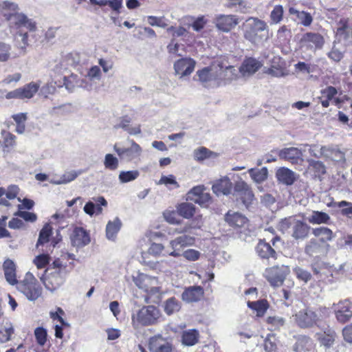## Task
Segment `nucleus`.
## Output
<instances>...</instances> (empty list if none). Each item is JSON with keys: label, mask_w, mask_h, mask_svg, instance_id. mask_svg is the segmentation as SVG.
Segmentation results:
<instances>
[{"label": "nucleus", "mask_w": 352, "mask_h": 352, "mask_svg": "<svg viewBox=\"0 0 352 352\" xmlns=\"http://www.w3.org/2000/svg\"><path fill=\"white\" fill-rule=\"evenodd\" d=\"M289 267L287 265L274 266L265 272V276L273 287L283 285L286 276L289 274Z\"/></svg>", "instance_id": "obj_7"}, {"label": "nucleus", "mask_w": 352, "mask_h": 352, "mask_svg": "<svg viewBox=\"0 0 352 352\" xmlns=\"http://www.w3.org/2000/svg\"><path fill=\"white\" fill-rule=\"evenodd\" d=\"M307 162L309 163L307 171L313 173L315 177L320 176L325 173L326 167L322 162L314 160H308Z\"/></svg>", "instance_id": "obj_40"}, {"label": "nucleus", "mask_w": 352, "mask_h": 352, "mask_svg": "<svg viewBox=\"0 0 352 352\" xmlns=\"http://www.w3.org/2000/svg\"><path fill=\"white\" fill-rule=\"evenodd\" d=\"M336 32V39L347 45L352 43V22L349 19H342L338 23Z\"/></svg>", "instance_id": "obj_9"}, {"label": "nucleus", "mask_w": 352, "mask_h": 352, "mask_svg": "<svg viewBox=\"0 0 352 352\" xmlns=\"http://www.w3.org/2000/svg\"><path fill=\"white\" fill-rule=\"evenodd\" d=\"M292 236L296 239H304L309 234L310 227L305 223L296 219L293 227Z\"/></svg>", "instance_id": "obj_29"}, {"label": "nucleus", "mask_w": 352, "mask_h": 352, "mask_svg": "<svg viewBox=\"0 0 352 352\" xmlns=\"http://www.w3.org/2000/svg\"><path fill=\"white\" fill-rule=\"evenodd\" d=\"M14 329L13 324L10 321H6L3 323V327L0 329V342L6 343L11 339Z\"/></svg>", "instance_id": "obj_39"}, {"label": "nucleus", "mask_w": 352, "mask_h": 352, "mask_svg": "<svg viewBox=\"0 0 352 352\" xmlns=\"http://www.w3.org/2000/svg\"><path fill=\"white\" fill-rule=\"evenodd\" d=\"M162 317L160 310L154 305L142 306L133 310L131 314V322L134 328L154 325Z\"/></svg>", "instance_id": "obj_1"}, {"label": "nucleus", "mask_w": 352, "mask_h": 352, "mask_svg": "<svg viewBox=\"0 0 352 352\" xmlns=\"http://www.w3.org/2000/svg\"><path fill=\"white\" fill-rule=\"evenodd\" d=\"M177 211L166 210L163 213L164 219L170 224L177 225L181 223V220L178 218Z\"/></svg>", "instance_id": "obj_59"}, {"label": "nucleus", "mask_w": 352, "mask_h": 352, "mask_svg": "<svg viewBox=\"0 0 352 352\" xmlns=\"http://www.w3.org/2000/svg\"><path fill=\"white\" fill-rule=\"evenodd\" d=\"M248 306L252 309L256 311L257 316H262L267 309V302L265 300H258L255 302H248Z\"/></svg>", "instance_id": "obj_50"}, {"label": "nucleus", "mask_w": 352, "mask_h": 352, "mask_svg": "<svg viewBox=\"0 0 352 352\" xmlns=\"http://www.w3.org/2000/svg\"><path fill=\"white\" fill-rule=\"evenodd\" d=\"M158 185H165L170 189H176L179 188L178 182L173 175H162L160 179L157 182Z\"/></svg>", "instance_id": "obj_51"}, {"label": "nucleus", "mask_w": 352, "mask_h": 352, "mask_svg": "<svg viewBox=\"0 0 352 352\" xmlns=\"http://www.w3.org/2000/svg\"><path fill=\"white\" fill-rule=\"evenodd\" d=\"M305 148L302 146L285 148L278 151L280 158L287 160L292 164H298L303 161V152Z\"/></svg>", "instance_id": "obj_14"}, {"label": "nucleus", "mask_w": 352, "mask_h": 352, "mask_svg": "<svg viewBox=\"0 0 352 352\" xmlns=\"http://www.w3.org/2000/svg\"><path fill=\"white\" fill-rule=\"evenodd\" d=\"M163 308L164 312L168 316H170L180 310L181 304L175 298L171 297L164 302Z\"/></svg>", "instance_id": "obj_35"}, {"label": "nucleus", "mask_w": 352, "mask_h": 352, "mask_svg": "<svg viewBox=\"0 0 352 352\" xmlns=\"http://www.w3.org/2000/svg\"><path fill=\"white\" fill-rule=\"evenodd\" d=\"M39 87L38 84L32 82L22 87L18 88L20 99L23 100L32 98L38 91Z\"/></svg>", "instance_id": "obj_30"}, {"label": "nucleus", "mask_w": 352, "mask_h": 352, "mask_svg": "<svg viewBox=\"0 0 352 352\" xmlns=\"http://www.w3.org/2000/svg\"><path fill=\"white\" fill-rule=\"evenodd\" d=\"M195 205L189 202H183L177 206V214L187 219L192 218L195 213Z\"/></svg>", "instance_id": "obj_33"}, {"label": "nucleus", "mask_w": 352, "mask_h": 352, "mask_svg": "<svg viewBox=\"0 0 352 352\" xmlns=\"http://www.w3.org/2000/svg\"><path fill=\"white\" fill-rule=\"evenodd\" d=\"M52 234V228L50 225H45L41 230L37 245L44 244L49 241V238Z\"/></svg>", "instance_id": "obj_57"}, {"label": "nucleus", "mask_w": 352, "mask_h": 352, "mask_svg": "<svg viewBox=\"0 0 352 352\" xmlns=\"http://www.w3.org/2000/svg\"><path fill=\"white\" fill-rule=\"evenodd\" d=\"M267 322L271 326L270 330H276L283 327L285 324V320L279 316H269L267 318Z\"/></svg>", "instance_id": "obj_55"}, {"label": "nucleus", "mask_w": 352, "mask_h": 352, "mask_svg": "<svg viewBox=\"0 0 352 352\" xmlns=\"http://www.w3.org/2000/svg\"><path fill=\"white\" fill-rule=\"evenodd\" d=\"M334 206L341 208L340 213L342 215L352 219V202L341 201L336 202Z\"/></svg>", "instance_id": "obj_49"}, {"label": "nucleus", "mask_w": 352, "mask_h": 352, "mask_svg": "<svg viewBox=\"0 0 352 352\" xmlns=\"http://www.w3.org/2000/svg\"><path fill=\"white\" fill-rule=\"evenodd\" d=\"M34 336L37 343L40 346H43L47 340V331L42 327H37L34 330Z\"/></svg>", "instance_id": "obj_61"}, {"label": "nucleus", "mask_w": 352, "mask_h": 352, "mask_svg": "<svg viewBox=\"0 0 352 352\" xmlns=\"http://www.w3.org/2000/svg\"><path fill=\"white\" fill-rule=\"evenodd\" d=\"M283 8L280 5H276L270 12V24L276 25L279 23L283 19Z\"/></svg>", "instance_id": "obj_46"}, {"label": "nucleus", "mask_w": 352, "mask_h": 352, "mask_svg": "<svg viewBox=\"0 0 352 352\" xmlns=\"http://www.w3.org/2000/svg\"><path fill=\"white\" fill-rule=\"evenodd\" d=\"M122 223L118 218L109 221L106 226V235L108 239L113 240L120 230Z\"/></svg>", "instance_id": "obj_37"}, {"label": "nucleus", "mask_w": 352, "mask_h": 352, "mask_svg": "<svg viewBox=\"0 0 352 352\" xmlns=\"http://www.w3.org/2000/svg\"><path fill=\"white\" fill-rule=\"evenodd\" d=\"M140 175V172L138 170H122L118 175V179L120 183H128L135 180Z\"/></svg>", "instance_id": "obj_47"}, {"label": "nucleus", "mask_w": 352, "mask_h": 352, "mask_svg": "<svg viewBox=\"0 0 352 352\" xmlns=\"http://www.w3.org/2000/svg\"><path fill=\"white\" fill-rule=\"evenodd\" d=\"M243 26L244 38L254 45L262 40L258 33L268 30L267 23L256 17H249Z\"/></svg>", "instance_id": "obj_2"}, {"label": "nucleus", "mask_w": 352, "mask_h": 352, "mask_svg": "<svg viewBox=\"0 0 352 352\" xmlns=\"http://www.w3.org/2000/svg\"><path fill=\"white\" fill-rule=\"evenodd\" d=\"M312 233L315 236L320 237L322 241H331L333 238L332 230L326 227L314 228Z\"/></svg>", "instance_id": "obj_44"}, {"label": "nucleus", "mask_w": 352, "mask_h": 352, "mask_svg": "<svg viewBox=\"0 0 352 352\" xmlns=\"http://www.w3.org/2000/svg\"><path fill=\"white\" fill-rule=\"evenodd\" d=\"M324 43L323 36L314 32H308L303 34L300 41L301 47L311 50L322 48Z\"/></svg>", "instance_id": "obj_10"}, {"label": "nucleus", "mask_w": 352, "mask_h": 352, "mask_svg": "<svg viewBox=\"0 0 352 352\" xmlns=\"http://www.w3.org/2000/svg\"><path fill=\"white\" fill-rule=\"evenodd\" d=\"M128 146H122L120 144L116 143L113 151L121 160L127 162L140 160L142 154V147L133 140H127Z\"/></svg>", "instance_id": "obj_3"}, {"label": "nucleus", "mask_w": 352, "mask_h": 352, "mask_svg": "<svg viewBox=\"0 0 352 352\" xmlns=\"http://www.w3.org/2000/svg\"><path fill=\"white\" fill-rule=\"evenodd\" d=\"M293 349L295 352H315L313 341L305 336H300L297 338Z\"/></svg>", "instance_id": "obj_28"}, {"label": "nucleus", "mask_w": 352, "mask_h": 352, "mask_svg": "<svg viewBox=\"0 0 352 352\" xmlns=\"http://www.w3.org/2000/svg\"><path fill=\"white\" fill-rule=\"evenodd\" d=\"M332 267L328 264L322 263H314L312 265V269L316 274H324L325 276H332Z\"/></svg>", "instance_id": "obj_52"}, {"label": "nucleus", "mask_w": 352, "mask_h": 352, "mask_svg": "<svg viewBox=\"0 0 352 352\" xmlns=\"http://www.w3.org/2000/svg\"><path fill=\"white\" fill-rule=\"evenodd\" d=\"M204 294V289L201 286H191L184 289L182 299L186 302H197L202 298Z\"/></svg>", "instance_id": "obj_23"}, {"label": "nucleus", "mask_w": 352, "mask_h": 352, "mask_svg": "<svg viewBox=\"0 0 352 352\" xmlns=\"http://www.w3.org/2000/svg\"><path fill=\"white\" fill-rule=\"evenodd\" d=\"M70 240L74 247L80 248L87 245L91 241V238L89 233L85 229L76 227L70 234Z\"/></svg>", "instance_id": "obj_13"}, {"label": "nucleus", "mask_w": 352, "mask_h": 352, "mask_svg": "<svg viewBox=\"0 0 352 352\" xmlns=\"http://www.w3.org/2000/svg\"><path fill=\"white\" fill-rule=\"evenodd\" d=\"M217 155L216 153L210 151L206 147H199L193 151L194 160L197 162H203L209 158H215Z\"/></svg>", "instance_id": "obj_38"}, {"label": "nucleus", "mask_w": 352, "mask_h": 352, "mask_svg": "<svg viewBox=\"0 0 352 352\" xmlns=\"http://www.w3.org/2000/svg\"><path fill=\"white\" fill-rule=\"evenodd\" d=\"M295 221L296 219L292 217L282 219L278 223V228L283 232H285L292 226L293 227Z\"/></svg>", "instance_id": "obj_63"}, {"label": "nucleus", "mask_w": 352, "mask_h": 352, "mask_svg": "<svg viewBox=\"0 0 352 352\" xmlns=\"http://www.w3.org/2000/svg\"><path fill=\"white\" fill-rule=\"evenodd\" d=\"M123 0H89L91 5L105 6L108 5L116 13H120Z\"/></svg>", "instance_id": "obj_36"}, {"label": "nucleus", "mask_w": 352, "mask_h": 352, "mask_svg": "<svg viewBox=\"0 0 352 352\" xmlns=\"http://www.w3.org/2000/svg\"><path fill=\"white\" fill-rule=\"evenodd\" d=\"M168 263V261L162 260L161 261L157 262H149L148 263L147 265L150 269L155 271L166 272L168 271V269L166 267Z\"/></svg>", "instance_id": "obj_60"}, {"label": "nucleus", "mask_w": 352, "mask_h": 352, "mask_svg": "<svg viewBox=\"0 0 352 352\" xmlns=\"http://www.w3.org/2000/svg\"><path fill=\"white\" fill-rule=\"evenodd\" d=\"M297 19L299 20L300 23L304 26H309L311 24L313 19L311 14L308 12L301 11Z\"/></svg>", "instance_id": "obj_64"}, {"label": "nucleus", "mask_w": 352, "mask_h": 352, "mask_svg": "<svg viewBox=\"0 0 352 352\" xmlns=\"http://www.w3.org/2000/svg\"><path fill=\"white\" fill-rule=\"evenodd\" d=\"M198 332L195 330L184 331L182 334V343L186 346H192L198 341Z\"/></svg>", "instance_id": "obj_45"}, {"label": "nucleus", "mask_w": 352, "mask_h": 352, "mask_svg": "<svg viewBox=\"0 0 352 352\" xmlns=\"http://www.w3.org/2000/svg\"><path fill=\"white\" fill-rule=\"evenodd\" d=\"M280 58L275 57L272 64L269 67H264L263 72L274 78H282L289 75V71L281 64Z\"/></svg>", "instance_id": "obj_19"}, {"label": "nucleus", "mask_w": 352, "mask_h": 352, "mask_svg": "<svg viewBox=\"0 0 352 352\" xmlns=\"http://www.w3.org/2000/svg\"><path fill=\"white\" fill-rule=\"evenodd\" d=\"M257 254L263 258H268L270 257H274L276 254L275 250L271 247V245L265 242L264 241L261 240L256 248Z\"/></svg>", "instance_id": "obj_34"}, {"label": "nucleus", "mask_w": 352, "mask_h": 352, "mask_svg": "<svg viewBox=\"0 0 352 352\" xmlns=\"http://www.w3.org/2000/svg\"><path fill=\"white\" fill-rule=\"evenodd\" d=\"M234 191L239 194L245 206L249 205L254 198V194L250 186L241 179L235 183Z\"/></svg>", "instance_id": "obj_18"}, {"label": "nucleus", "mask_w": 352, "mask_h": 352, "mask_svg": "<svg viewBox=\"0 0 352 352\" xmlns=\"http://www.w3.org/2000/svg\"><path fill=\"white\" fill-rule=\"evenodd\" d=\"M220 66L215 63L197 72L198 80L205 87H216L221 86V78L219 76Z\"/></svg>", "instance_id": "obj_4"}, {"label": "nucleus", "mask_w": 352, "mask_h": 352, "mask_svg": "<svg viewBox=\"0 0 352 352\" xmlns=\"http://www.w3.org/2000/svg\"><path fill=\"white\" fill-rule=\"evenodd\" d=\"M16 266L14 262L7 258L3 263V270L6 281L11 285H14L18 283L16 274Z\"/></svg>", "instance_id": "obj_24"}, {"label": "nucleus", "mask_w": 352, "mask_h": 352, "mask_svg": "<svg viewBox=\"0 0 352 352\" xmlns=\"http://www.w3.org/2000/svg\"><path fill=\"white\" fill-rule=\"evenodd\" d=\"M168 250H165L164 246L161 243H153L148 249V253L155 256L168 255Z\"/></svg>", "instance_id": "obj_54"}, {"label": "nucleus", "mask_w": 352, "mask_h": 352, "mask_svg": "<svg viewBox=\"0 0 352 352\" xmlns=\"http://www.w3.org/2000/svg\"><path fill=\"white\" fill-rule=\"evenodd\" d=\"M276 177L278 182L291 186L297 180L298 175L288 168H279L276 172Z\"/></svg>", "instance_id": "obj_20"}, {"label": "nucleus", "mask_w": 352, "mask_h": 352, "mask_svg": "<svg viewBox=\"0 0 352 352\" xmlns=\"http://www.w3.org/2000/svg\"><path fill=\"white\" fill-rule=\"evenodd\" d=\"M133 282L137 287L144 291L148 290L151 285H158V280L155 277L145 274H139L133 277Z\"/></svg>", "instance_id": "obj_27"}, {"label": "nucleus", "mask_w": 352, "mask_h": 352, "mask_svg": "<svg viewBox=\"0 0 352 352\" xmlns=\"http://www.w3.org/2000/svg\"><path fill=\"white\" fill-rule=\"evenodd\" d=\"M194 238L188 235H182L171 240L169 243L171 251L167 252L169 256L178 257L181 255L179 251L186 246L191 245L194 243Z\"/></svg>", "instance_id": "obj_12"}, {"label": "nucleus", "mask_w": 352, "mask_h": 352, "mask_svg": "<svg viewBox=\"0 0 352 352\" xmlns=\"http://www.w3.org/2000/svg\"><path fill=\"white\" fill-rule=\"evenodd\" d=\"M195 65V60L191 58H180L174 63L175 74L179 78L189 76L194 71Z\"/></svg>", "instance_id": "obj_11"}, {"label": "nucleus", "mask_w": 352, "mask_h": 352, "mask_svg": "<svg viewBox=\"0 0 352 352\" xmlns=\"http://www.w3.org/2000/svg\"><path fill=\"white\" fill-rule=\"evenodd\" d=\"M4 16H6L8 20L11 21L19 27H23L28 17L22 13H5Z\"/></svg>", "instance_id": "obj_48"}, {"label": "nucleus", "mask_w": 352, "mask_h": 352, "mask_svg": "<svg viewBox=\"0 0 352 352\" xmlns=\"http://www.w3.org/2000/svg\"><path fill=\"white\" fill-rule=\"evenodd\" d=\"M190 201L198 204L202 207H208L211 203V197L208 192H204L198 197H192Z\"/></svg>", "instance_id": "obj_56"}, {"label": "nucleus", "mask_w": 352, "mask_h": 352, "mask_svg": "<svg viewBox=\"0 0 352 352\" xmlns=\"http://www.w3.org/2000/svg\"><path fill=\"white\" fill-rule=\"evenodd\" d=\"M336 333L333 331H329L327 333H316V338L320 341L322 345L324 346H331L335 340Z\"/></svg>", "instance_id": "obj_43"}, {"label": "nucleus", "mask_w": 352, "mask_h": 352, "mask_svg": "<svg viewBox=\"0 0 352 352\" xmlns=\"http://www.w3.org/2000/svg\"><path fill=\"white\" fill-rule=\"evenodd\" d=\"M18 289L29 300H34L41 294V288L36 283V279L30 273H26L24 279L18 283Z\"/></svg>", "instance_id": "obj_6"}, {"label": "nucleus", "mask_w": 352, "mask_h": 352, "mask_svg": "<svg viewBox=\"0 0 352 352\" xmlns=\"http://www.w3.org/2000/svg\"><path fill=\"white\" fill-rule=\"evenodd\" d=\"M248 173L254 182L258 184L263 182L267 178V168L263 167L261 169L250 168Z\"/></svg>", "instance_id": "obj_41"}, {"label": "nucleus", "mask_w": 352, "mask_h": 352, "mask_svg": "<svg viewBox=\"0 0 352 352\" xmlns=\"http://www.w3.org/2000/svg\"><path fill=\"white\" fill-rule=\"evenodd\" d=\"M50 261V257L47 254H41L34 259V263L38 269H43L46 267Z\"/></svg>", "instance_id": "obj_62"}, {"label": "nucleus", "mask_w": 352, "mask_h": 352, "mask_svg": "<svg viewBox=\"0 0 352 352\" xmlns=\"http://www.w3.org/2000/svg\"><path fill=\"white\" fill-rule=\"evenodd\" d=\"M320 316L311 309L304 307L295 315L296 323L301 328L311 327L319 320Z\"/></svg>", "instance_id": "obj_8"}, {"label": "nucleus", "mask_w": 352, "mask_h": 352, "mask_svg": "<svg viewBox=\"0 0 352 352\" xmlns=\"http://www.w3.org/2000/svg\"><path fill=\"white\" fill-rule=\"evenodd\" d=\"M226 221L232 227L242 228L248 224V219L243 214L233 211H229L225 216Z\"/></svg>", "instance_id": "obj_25"}, {"label": "nucleus", "mask_w": 352, "mask_h": 352, "mask_svg": "<svg viewBox=\"0 0 352 352\" xmlns=\"http://www.w3.org/2000/svg\"><path fill=\"white\" fill-rule=\"evenodd\" d=\"M14 120L16 127V132L19 134H23L25 130V122L28 119L27 113H19L12 116Z\"/></svg>", "instance_id": "obj_42"}, {"label": "nucleus", "mask_w": 352, "mask_h": 352, "mask_svg": "<svg viewBox=\"0 0 352 352\" xmlns=\"http://www.w3.org/2000/svg\"><path fill=\"white\" fill-rule=\"evenodd\" d=\"M217 65L220 66L219 76L221 78V86L230 83L237 77L236 69L231 65H227L224 62H217Z\"/></svg>", "instance_id": "obj_17"}, {"label": "nucleus", "mask_w": 352, "mask_h": 352, "mask_svg": "<svg viewBox=\"0 0 352 352\" xmlns=\"http://www.w3.org/2000/svg\"><path fill=\"white\" fill-rule=\"evenodd\" d=\"M81 173V170H68L65 172L59 179H51L50 182L54 185L66 184L75 180Z\"/></svg>", "instance_id": "obj_31"}, {"label": "nucleus", "mask_w": 352, "mask_h": 352, "mask_svg": "<svg viewBox=\"0 0 352 352\" xmlns=\"http://www.w3.org/2000/svg\"><path fill=\"white\" fill-rule=\"evenodd\" d=\"M330 216L324 212L314 210L308 216L307 221L311 224H329Z\"/></svg>", "instance_id": "obj_32"}, {"label": "nucleus", "mask_w": 352, "mask_h": 352, "mask_svg": "<svg viewBox=\"0 0 352 352\" xmlns=\"http://www.w3.org/2000/svg\"><path fill=\"white\" fill-rule=\"evenodd\" d=\"M40 279L45 289L51 293H54L64 284L65 274L60 268L55 269L50 272L45 271V274L40 277Z\"/></svg>", "instance_id": "obj_5"}, {"label": "nucleus", "mask_w": 352, "mask_h": 352, "mask_svg": "<svg viewBox=\"0 0 352 352\" xmlns=\"http://www.w3.org/2000/svg\"><path fill=\"white\" fill-rule=\"evenodd\" d=\"M333 310L337 320L340 322H347L352 316V305L348 300L333 304Z\"/></svg>", "instance_id": "obj_15"}, {"label": "nucleus", "mask_w": 352, "mask_h": 352, "mask_svg": "<svg viewBox=\"0 0 352 352\" xmlns=\"http://www.w3.org/2000/svg\"><path fill=\"white\" fill-rule=\"evenodd\" d=\"M104 166L108 170H115L119 166V160L113 154L107 153L104 156Z\"/></svg>", "instance_id": "obj_53"}, {"label": "nucleus", "mask_w": 352, "mask_h": 352, "mask_svg": "<svg viewBox=\"0 0 352 352\" xmlns=\"http://www.w3.org/2000/svg\"><path fill=\"white\" fill-rule=\"evenodd\" d=\"M239 23V19L235 15H219L215 19L216 27L224 32H228Z\"/></svg>", "instance_id": "obj_16"}, {"label": "nucleus", "mask_w": 352, "mask_h": 352, "mask_svg": "<svg viewBox=\"0 0 352 352\" xmlns=\"http://www.w3.org/2000/svg\"><path fill=\"white\" fill-rule=\"evenodd\" d=\"M212 191L217 195H228L232 189V183L228 177H223L217 180L212 187Z\"/></svg>", "instance_id": "obj_22"}, {"label": "nucleus", "mask_w": 352, "mask_h": 352, "mask_svg": "<svg viewBox=\"0 0 352 352\" xmlns=\"http://www.w3.org/2000/svg\"><path fill=\"white\" fill-rule=\"evenodd\" d=\"M64 85L69 91H73L76 87L88 88L89 84L85 78H82L76 74H71L64 77Z\"/></svg>", "instance_id": "obj_26"}, {"label": "nucleus", "mask_w": 352, "mask_h": 352, "mask_svg": "<svg viewBox=\"0 0 352 352\" xmlns=\"http://www.w3.org/2000/svg\"><path fill=\"white\" fill-rule=\"evenodd\" d=\"M11 46L0 42V62L8 61L11 58Z\"/></svg>", "instance_id": "obj_58"}, {"label": "nucleus", "mask_w": 352, "mask_h": 352, "mask_svg": "<svg viewBox=\"0 0 352 352\" xmlns=\"http://www.w3.org/2000/svg\"><path fill=\"white\" fill-rule=\"evenodd\" d=\"M263 64L256 58H248L245 59L239 68V72L243 76H251L256 73Z\"/></svg>", "instance_id": "obj_21"}]
</instances>
